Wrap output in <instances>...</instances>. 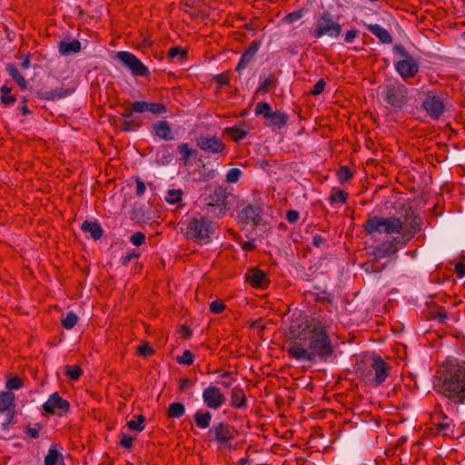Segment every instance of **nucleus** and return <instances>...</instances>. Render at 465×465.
Masks as SVG:
<instances>
[{"mask_svg":"<svg viewBox=\"0 0 465 465\" xmlns=\"http://www.w3.org/2000/svg\"><path fill=\"white\" fill-rule=\"evenodd\" d=\"M186 53L181 47H173L169 51V56L171 58H177L178 60H182L184 58Z\"/></svg>","mask_w":465,"mask_h":465,"instance_id":"3c124183","label":"nucleus"},{"mask_svg":"<svg viewBox=\"0 0 465 465\" xmlns=\"http://www.w3.org/2000/svg\"><path fill=\"white\" fill-rule=\"evenodd\" d=\"M196 144L201 150L211 153L223 154L225 150V144L217 136H199Z\"/></svg>","mask_w":465,"mask_h":465,"instance_id":"dca6fc26","label":"nucleus"},{"mask_svg":"<svg viewBox=\"0 0 465 465\" xmlns=\"http://www.w3.org/2000/svg\"><path fill=\"white\" fill-rule=\"evenodd\" d=\"M146 189L145 183L142 181H137L136 183V194L141 196L144 193Z\"/></svg>","mask_w":465,"mask_h":465,"instance_id":"0e129e2a","label":"nucleus"},{"mask_svg":"<svg viewBox=\"0 0 465 465\" xmlns=\"http://www.w3.org/2000/svg\"><path fill=\"white\" fill-rule=\"evenodd\" d=\"M349 198V193L344 190L333 187L328 198L331 205L346 203Z\"/></svg>","mask_w":465,"mask_h":465,"instance_id":"7c9ffc66","label":"nucleus"},{"mask_svg":"<svg viewBox=\"0 0 465 465\" xmlns=\"http://www.w3.org/2000/svg\"><path fill=\"white\" fill-rule=\"evenodd\" d=\"M362 227L367 234L400 233L402 229V221L394 216L383 218L369 213Z\"/></svg>","mask_w":465,"mask_h":465,"instance_id":"39448f33","label":"nucleus"},{"mask_svg":"<svg viewBox=\"0 0 465 465\" xmlns=\"http://www.w3.org/2000/svg\"><path fill=\"white\" fill-rule=\"evenodd\" d=\"M262 209L257 204H249L242 209L238 214V222L242 224V228L251 226L253 228L260 223Z\"/></svg>","mask_w":465,"mask_h":465,"instance_id":"2eb2a0df","label":"nucleus"},{"mask_svg":"<svg viewBox=\"0 0 465 465\" xmlns=\"http://www.w3.org/2000/svg\"><path fill=\"white\" fill-rule=\"evenodd\" d=\"M44 462L45 465H64V456L55 444L50 446Z\"/></svg>","mask_w":465,"mask_h":465,"instance_id":"bb28decb","label":"nucleus"},{"mask_svg":"<svg viewBox=\"0 0 465 465\" xmlns=\"http://www.w3.org/2000/svg\"><path fill=\"white\" fill-rule=\"evenodd\" d=\"M402 217V225L406 224L407 227L404 235L407 237V240H410L420 231L422 220L412 207L406 208Z\"/></svg>","mask_w":465,"mask_h":465,"instance_id":"4468645a","label":"nucleus"},{"mask_svg":"<svg viewBox=\"0 0 465 465\" xmlns=\"http://www.w3.org/2000/svg\"><path fill=\"white\" fill-rule=\"evenodd\" d=\"M260 44L258 42H252L248 49L242 55L239 64L236 67V70L241 72L242 70L248 67L254 62L255 55L259 50Z\"/></svg>","mask_w":465,"mask_h":465,"instance_id":"5701e85b","label":"nucleus"},{"mask_svg":"<svg viewBox=\"0 0 465 465\" xmlns=\"http://www.w3.org/2000/svg\"><path fill=\"white\" fill-rule=\"evenodd\" d=\"M183 224L186 238L200 243L209 242L215 232V224L203 216L188 219Z\"/></svg>","mask_w":465,"mask_h":465,"instance_id":"7ed1b4c3","label":"nucleus"},{"mask_svg":"<svg viewBox=\"0 0 465 465\" xmlns=\"http://www.w3.org/2000/svg\"><path fill=\"white\" fill-rule=\"evenodd\" d=\"M455 272L459 278H462L465 275V263L463 262H456Z\"/></svg>","mask_w":465,"mask_h":465,"instance_id":"680f3d73","label":"nucleus"},{"mask_svg":"<svg viewBox=\"0 0 465 465\" xmlns=\"http://www.w3.org/2000/svg\"><path fill=\"white\" fill-rule=\"evenodd\" d=\"M430 319L437 320L440 323L443 324L448 319V312L442 306H437L429 312Z\"/></svg>","mask_w":465,"mask_h":465,"instance_id":"f704fd0d","label":"nucleus"},{"mask_svg":"<svg viewBox=\"0 0 465 465\" xmlns=\"http://www.w3.org/2000/svg\"><path fill=\"white\" fill-rule=\"evenodd\" d=\"M133 110L136 113L150 112L153 114H162L166 112V108L163 104L145 101H135L133 104Z\"/></svg>","mask_w":465,"mask_h":465,"instance_id":"aec40b11","label":"nucleus"},{"mask_svg":"<svg viewBox=\"0 0 465 465\" xmlns=\"http://www.w3.org/2000/svg\"><path fill=\"white\" fill-rule=\"evenodd\" d=\"M173 159V153L170 146L163 145L157 149L154 155V162L157 165H167Z\"/></svg>","mask_w":465,"mask_h":465,"instance_id":"393cba45","label":"nucleus"},{"mask_svg":"<svg viewBox=\"0 0 465 465\" xmlns=\"http://www.w3.org/2000/svg\"><path fill=\"white\" fill-rule=\"evenodd\" d=\"M421 107L432 119H439L444 112L445 105L442 99L435 91H429Z\"/></svg>","mask_w":465,"mask_h":465,"instance_id":"f8f14e48","label":"nucleus"},{"mask_svg":"<svg viewBox=\"0 0 465 465\" xmlns=\"http://www.w3.org/2000/svg\"><path fill=\"white\" fill-rule=\"evenodd\" d=\"M81 229L84 233L90 234L94 240H99L103 235V229L97 223L84 221Z\"/></svg>","mask_w":465,"mask_h":465,"instance_id":"c756f323","label":"nucleus"},{"mask_svg":"<svg viewBox=\"0 0 465 465\" xmlns=\"http://www.w3.org/2000/svg\"><path fill=\"white\" fill-rule=\"evenodd\" d=\"M144 418L142 415L137 417V420H130L127 421V426L130 430L135 431H142L144 428Z\"/></svg>","mask_w":465,"mask_h":465,"instance_id":"79ce46f5","label":"nucleus"},{"mask_svg":"<svg viewBox=\"0 0 465 465\" xmlns=\"http://www.w3.org/2000/svg\"><path fill=\"white\" fill-rule=\"evenodd\" d=\"M289 353L296 360L314 362L320 356V323L313 320L292 321L289 327Z\"/></svg>","mask_w":465,"mask_h":465,"instance_id":"f257e3e1","label":"nucleus"},{"mask_svg":"<svg viewBox=\"0 0 465 465\" xmlns=\"http://www.w3.org/2000/svg\"><path fill=\"white\" fill-rule=\"evenodd\" d=\"M185 412V407L180 402H173L168 409V414L172 418H181Z\"/></svg>","mask_w":465,"mask_h":465,"instance_id":"4c0bfd02","label":"nucleus"},{"mask_svg":"<svg viewBox=\"0 0 465 465\" xmlns=\"http://www.w3.org/2000/svg\"><path fill=\"white\" fill-rule=\"evenodd\" d=\"M255 114H261L264 119L267 120L268 125L281 129L288 122V116L282 111H273L272 106L266 102L257 103L255 109Z\"/></svg>","mask_w":465,"mask_h":465,"instance_id":"9d476101","label":"nucleus"},{"mask_svg":"<svg viewBox=\"0 0 465 465\" xmlns=\"http://www.w3.org/2000/svg\"><path fill=\"white\" fill-rule=\"evenodd\" d=\"M152 134L164 141L174 139L170 124L167 121H157L153 123L152 125Z\"/></svg>","mask_w":465,"mask_h":465,"instance_id":"4be33fe9","label":"nucleus"},{"mask_svg":"<svg viewBox=\"0 0 465 465\" xmlns=\"http://www.w3.org/2000/svg\"><path fill=\"white\" fill-rule=\"evenodd\" d=\"M336 175L341 183H344L353 176V173L347 165H343L338 169Z\"/></svg>","mask_w":465,"mask_h":465,"instance_id":"ea45409f","label":"nucleus"},{"mask_svg":"<svg viewBox=\"0 0 465 465\" xmlns=\"http://www.w3.org/2000/svg\"><path fill=\"white\" fill-rule=\"evenodd\" d=\"M15 396L12 391H3L0 393V413L13 411L15 408Z\"/></svg>","mask_w":465,"mask_h":465,"instance_id":"c85d7f7f","label":"nucleus"},{"mask_svg":"<svg viewBox=\"0 0 465 465\" xmlns=\"http://www.w3.org/2000/svg\"><path fill=\"white\" fill-rule=\"evenodd\" d=\"M392 52L401 57L395 63V70L399 75L404 80L414 77L420 70L419 61L401 44L395 45Z\"/></svg>","mask_w":465,"mask_h":465,"instance_id":"0eeeda50","label":"nucleus"},{"mask_svg":"<svg viewBox=\"0 0 465 465\" xmlns=\"http://www.w3.org/2000/svg\"><path fill=\"white\" fill-rule=\"evenodd\" d=\"M196 425L201 429H207L212 420V414L209 411H199L194 415Z\"/></svg>","mask_w":465,"mask_h":465,"instance_id":"473e14b6","label":"nucleus"},{"mask_svg":"<svg viewBox=\"0 0 465 465\" xmlns=\"http://www.w3.org/2000/svg\"><path fill=\"white\" fill-rule=\"evenodd\" d=\"M190 381L186 378H183L179 381V387H180V390L181 391H185L188 384H189Z\"/></svg>","mask_w":465,"mask_h":465,"instance_id":"774afa93","label":"nucleus"},{"mask_svg":"<svg viewBox=\"0 0 465 465\" xmlns=\"http://www.w3.org/2000/svg\"><path fill=\"white\" fill-rule=\"evenodd\" d=\"M116 58L131 72L134 76H147L150 71L140 59L127 51H119Z\"/></svg>","mask_w":465,"mask_h":465,"instance_id":"9b49d317","label":"nucleus"},{"mask_svg":"<svg viewBox=\"0 0 465 465\" xmlns=\"http://www.w3.org/2000/svg\"><path fill=\"white\" fill-rule=\"evenodd\" d=\"M77 320H78L77 315L73 312H67L65 317L63 319L62 323L65 329L70 330L74 327V325L77 322Z\"/></svg>","mask_w":465,"mask_h":465,"instance_id":"a19ab883","label":"nucleus"},{"mask_svg":"<svg viewBox=\"0 0 465 465\" xmlns=\"http://www.w3.org/2000/svg\"><path fill=\"white\" fill-rule=\"evenodd\" d=\"M398 251L397 247H394L392 242H383L381 246L377 247L374 252V259L371 261H367L362 263V268L368 273L372 272H381L385 267L386 263L381 264L379 262V259L388 256L390 254H394Z\"/></svg>","mask_w":465,"mask_h":465,"instance_id":"1a4fd4ad","label":"nucleus"},{"mask_svg":"<svg viewBox=\"0 0 465 465\" xmlns=\"http://www.w3.org/2000/svg\"><path fill=\"white\" fill-rule=\"evenodd\" d=\"M341 33V25L338 21H333L329 12L322 14V35L336 38Z\"/></svg>","mask_w":465,"mask_h":465,"instance_id":"6ab92c4d","label":"nucleus"},{"mask_svg":"<svg viewBox=\"0 0 465 465\" xmlns=\"http://www.w3.org/2000/svg\"><path fill=\"white\" fill-rule=\"evenodd\" d=\"M303 15V10H297L285 15L282 21L287 24H295L296 22L302 19Z\"/></svg>","mask_w":465,"mask_h":465,"instance_id":"37998d69","label":"nucleus"},{"mask_svg":"<svg viewBox=\"0 0 465 465\" xmlns=\"http://www.w3.org/2000/svg\"><path fill=\"white\" fill-rule=\"evenodd\" d=\"M434 413L431 415L433 428H430L431 434L434 436L441 435L442 437L454 438L455 424L452 419H450L444 413L440 404L435 406Z\"/></svg>","mask_w":465,"mask_h":465,"instance_id":"6e6552de","label":"nucleus"},{"mask_svg":"<svg viewBox=\"0 0 465 465\" xmlns=\"http://www.w3.org/2000/svg\"><path fill=\"white\" fill-rule=\"evenodd\" d=\"M80 50L81 43L76 39H73L70 41L62 40L59 43V52L63 55H70L72 54L78 53Z\"/></svg>","mask_w":465,"mask_h":465,"instance_id":"cd10ccee","label":"nucleus"},{"mask_svg":"<svg viewBox=\"0 0 465 465\" xmlns=\"http://www.w3.org/2000/svg\"><path fill=\"white\" fill-rule=\"evenodd\" d=\"M2 97H1V100H2V103L7 106L13 104L15 101V97L10 94V90L9 88L4 86L2 88Z\"/></svg>","mask_w":465,"mask_h":465,"instance_id":"49530a36","label":"nucleus"},{"mask_svg":"<svg viewBox=\"0 0 465 465\" xmlns=\"http://www.w3.org/2000/svg\"><path fill=\"white\" fill-rule=\"evenodd\" d=\"M344 344L336 331L322 326V364L328 367L336 365L341 354L340 347Z\"/></svg>","mask_w":465,"mask_h":465,"instance_id":"20e7f679","label":"nucleus"},{"mask_svg":"<svg viewBox=\"0 0 465 465\" xmlns=\"http://www.w3.org/2000/svg\"><path fill=\"white\" fill-rule=\"evenodd\" d=\"M225 305L220 301H213L210 304V310L213 313H221L223 312Z\"/></svg>","mask_w":465,"mask_h":465,"instance_id":"864d4df0","label":"nucleus"},{"mask_svg":"<svg viewBox=\"0 0 465 465\" xmlns=\"http://www.w3.org/2000/svg\"><path fill=\"white\" fill-rule=\"evenodd\" d=\"M214 435L215 440L221 446H229L232 440V435L227 426L223 423L214 424L211 430Z\"/></svg>","mask_w":465,"mask_h":465,"instance_id":"412c9836","label":"nucleus"},{"mask_svg":"<svg viewBox=\"0 0 465 465\" xmlns=\"http://www.w3.org/2000/svg\"><path fill=\"white\" fill-rule=\"evenodd\" d=\"M178 152L182 155V160L185 165H187L193 157L197 155V151L192 149L187 143H181L178 145Z\"/></svg>","mask_w":465,"mask_h":465,"instance_id":"2f4dec72","label":"nucleus"},{"mask_svg":"<svg viewBox=\"0 0 465 465\" xmlns=\"http://www.w3.org/2000/svg\"><path fill=\"white\" fill-rule=\"evenodd\" d=\"M358 35L359 31L357 29H351L344 35V42L351 43L356 37H358Z\"/></svg>","mask_w":465,"mask_h":465,"instance_id":"bf43d9fd","label":"nucleus"},{"mask_svg":"<svg viewBox=\"0 0 465 465\" xmlns=\"http://www.w3.org/2000/svg\"><path fill=\"white\" fill-rule=\"evenodd\" d=\"M300 214L297 211L291 210L288 211L286 214V219L291 223H295L299 220Z\"/></svg>","mask_w":465,"mask_h":465,"instance_id":"052dcab7","label":"nucleus"},{"mask_svg":"<svg viewBox=\"0 0 465 465\" xmlns=\"http://www.w3.org/2000/svg\"><path fill=\"white\" fill-rule=\"evenodd\" d=\"M69 403L60 397L58 392L52 393L48 400L43 404L45 412L62 416L68 411Z\"/></svg>","mask_w":465,"mask_h":465,"instance_id":"f3484780","label":"nucleus"},{"mask_svg":"<svg viewBox=\"0 0 465 465\" xmlns=\"http://www.w3.org/2000/svg\"><path fill=\"white\" fill-rule=\"evenodd\" d=\"M207 213L213 216L222 217L225 213V209L221 205L214 206L213 204H209Z\"/></svg>","mask_w":465,"mask_h":465,"instance_id":"8fccbe9b","label":"nucleus"},{"mask_svg":"<svg viewBox=\"0 0 465 465\" xmlns=\"http://www.w3.org/2000/svg\"><path fill=\"white\" fill-rule=\"evenodd\" d=\"M7 71L9 74L12 76V78L19 84L21 88H26L27 83L25 77L21 74L19 70L14 64H8Z\"/></svg>","mask_w":465,"mask_h":465,"instance_id":"c9c22d12","label":"nucleus"},{"mask_svg":"<svg viewBox=\"0 0 465 465\" xmlns=\"http://www.w3.org/2000/svg\"><path fill=\"white\" fill-rule=\"evenodd\" d=\"M229 132L235 142H239L243 139L248 133V131L242 125H236L230 128Z\"/></svg>","mask_w":465,"mask_h":465,"instance_id":"58836bf2","label":"nucleus"},{"mask_svg":"<svg viewBox=\"0 0 465 465\" xmlns=\"http://www.w3.org/2000/svg\"><path fill=\"white\" fill-rule=\"evenodd\" d=\"M134 438L122 432L120 445L124 449H130L133 445Z\"/></svg>","mask_w":465,"mask_h":465,"instance_id":"603ef678","label":"nucleus"},{"mask_svg":"<svg viewBox=\"0 0 465 465\" xmlns=\"http://www.w3.org/2000/svg\"><path fill=\"white\" fill-rule=\"evenodd\" d=\"M372 370L375 371L374 383L380 385L385 381L389 376L391 366L385 361L380 355H374L371 364Z\"/></svg>","mask_w":465,"mask_h":465,"instance_id":"a211bd4d","label":"nucleus"},{"mask_svg":"<svg viewBox=\"0 0 465 465\" xmlns=\"http://www.w3.org/2000/svg\"><path fill=\"white\" fill-rule=\"evenodd\" d=\"M367 29L374 35L382 44H391L392 36L390 32L378 24H371L367 25Z\"/></svg>","mask_w":465,"mask_h":465,"instance_id":"a878e982","label":"nucleus"},{"mask_svg":"<svg viewBox=\"0 0 465 465\" xmlns=\"http://www.w3.org/2000/svg\"><path fill=\"white\" fill-rule=\"evenodd\" d=\"M130 242L134 246H141L142 244H143L145 242V235L143 232H134L131 236Z\"/></svg>","mask_w":465,"mask_h":465,"instance_id":"de8ad7c7","label":"nucleus"},{"mask_svg":"<svg viewBox=\"0 0 465 465\" xmlns=\"http://www.w3.org/2000/svg\"><path fill=\"white\" fill-rule=\"evenodd\" d=\"M232 405L238 409H242L246 407V399L243 392L241 390H232Z\"/></svg>","mask_w":465,"mask_h":465,"instance_id":"72a5a7b5","label":"nucleus"},{"mask_svg":"<svg viewBox=\"0 0 465 465\" xmlns=\"http://www.w3.org/2000/svg\"><path fill=\"white\" fill-rule=\"evenodd\" d=\"M21 386L22 382L18 378H11L6 382V387L9 390H18Z\"/></svg>","mask_w":465,"mask_h":465,"instance_id":"13d9d810","label":"nucleus"},{"mask_svg":"<svg viewBox=\"0 0 465 465\" xmlns=\"http://www.w3.org/2000/svg\"><path fill=\"white\" fill-rule=\"evenodd\" d=\"M328 424H329V429L332 430V431L330 434V440L329 441L331 443H334L338 440V438L340 437L341 430H340V427L335 429V425L331 424V422H328Z\"/></svg>","mask_w":465,"mask_h":465,"instance_id":"6e6d98bb","label":"nucleus"},{"mask_svg":"<svg viewBox=\"0 0 465 465\" xmlns=\"http://www.w3.org/2000/svg\"><path fill=\"white\" fill-rule=\"evenodd\" d=\"M138 353L141 355V356H150L153 353V350L149 346L148 343H144V344H142L141 346H139L138 348Z\"/></svg>","mask_w":465,"mask_h":465,"instance_id":"4d7b16f0","label":"nucleus"},{"mask_svg":"<svg viewBox=\"0 0 465 465\" xmlns=\"http://www.w3.org/2000/svg\"><path fill=\"white\" fill-rule=\"evenodd\" d=\"M66 373L72 380H77L81 376L82 371L79 366L73 365L68 366Z\"/></svg>","mask_w":465,"mask_h":465,"instance_id":"09e8293b","label":"nucleus"},{"mask_svg":"<svg viewBox=\"0 0 465 465\" xmlns=\"http://www.w3.org/2000/svg\"><path fill=\"white\" fill-rule=\"evenodd\" d=\"M183 194L182 189H169L164 196V200L169 204H176L182 201Z\"/></svg>","mask_w":465,"mask_h":465,"instance_id":"e433bc0d","label":"nucleus"},{"mask_svg":"<svg viewBox=\"0 0 465 465\" xmlns=\"http://www.w3.org/2000/svg\"><path fill=\"white\" fill-rule=\"evenodd\" d=\"M26 434L29 435L33 439L39 438V430L36 428H27Z\"/></svg>","mask_w":465,"mask_h":465,"instance_id":"69168bd1","label":"nucleus"},{"mask_svg":"<svg viewBox=\"0 0 465 465\" xmlns=\"http://www.w3.org/2000/svg\"><path fill=\"white\" fill-rule=\"evenodd\" d=\"M383 101L395 112H401L408 104V88L399 81L381 86Z\"/></svg>","mask_w":465,"mask_h":465,"instance_id":"423d86ee","label":"nucleus"},{"mask_svg":"<svg viewBox=\"0 0 465 465\" xmlns=\"http://www.w3.org/2000/svg\"><path fill=\"white\" fill-rule=\"evenodd\" d=\"M176 360L180 364L190 365L193 362V356L190 351L186 350L181 356H177Z\"/></svg>","mask_w":465,"mask_h":465,"instance_id":"a18cd8bd","label":"nucleus"},{"mask_svg":"<svg viewBox=\"0 0 465 465\" xmlns=\"http://www.w3.org/2000/svg\"><path fill=\"white\" fill-rule=\"evenodd\" d=\"M138 255L135 252H128L123 257V263L126 265L131 260L136 258Z\"/></svg>","mask_w":465,"mask_h":465,"instance_id":"338daca9","label":"nucleus"},{"mask_svg":"<svg viewBox=\"0 0 465 465\" xmlns=\"http://www.w3.org/2000/svg\"><path fill=\"white\" fill-rule=\"evenodd\" d=\"M224 381H218L224 388H230L233 383V379L231 378V373L228 371L223 372L220 375Z\"/></svg>","mask_w":465,"mask_h":465,"instance_id":"5fc2aeb1","label":"nucleus"},{"mask_svg":"<svg viewBox=\"0 0 465 465\" xmlns=\"http://www.w3.org/2000/svg\"><path fill=\"white\" fill-rule=\"evenodd\" d=\"M328 302L329 304H332L333 302V295L326 291H322V304Z\"/></svg>","mask_w":465,"mask_h":465,"instance_id":"e2e57ef3","label":"nucleus"},{"mask_svg":"<svg viewBox=\"0 0 465 465\" xmlns=\"http://www.w3.org/2000/svg\"><path fill=\"white\" fill-rule=\"evenodd\" d=\"M203 401L209 409L218 410L226 402V397L220 388L210 385L203 391Z\"/></svg>","mask_w":465,"mask_h":465,"instance_id":"ddd939ff","label":"nucleus"},{"mask_svg":"<svg viewBox=\"0 0 465 465\" xmlns=\"http://www.w3.org/2000/svg\"><path fill=\"white\" fill-rule=\"evenodd\" d=\"M434 386L451 403L465 404V361L448 357L436 371Z\"/></svg>","mask_w":465,"mask_h":465,"instance_id":"f03ea898","label":"nucleus"},{"mask_svg":"<svg viewBox=\"0 0 465 465\" xmlns=\"http://www.w3.org/2000/svg\"><path fill=\"white\" fill-rule=\"evenodd\" d=\"M242 171L239 168H232L226 173V182L234 183L240 180Z\"/></svg>","mask_w":465,"mask_h":465,"instance_id":"c03bdc74","label":"nucleus"},{"mask_svg":"<svg viewBox=\"0 0 465 465\" xmlns=\"http://www.w3.org/2000/svg\"><path fill=\"white\" fill-rule=\"evenodd\" d=\"M246 279L253 287L263 289L269 284V279L262 271L252 269L246 274Z\"/></svg>","mask_w":465,"mask_h":465,"instance_id":"b1692460","label":"nucleus"}]
</instances>
